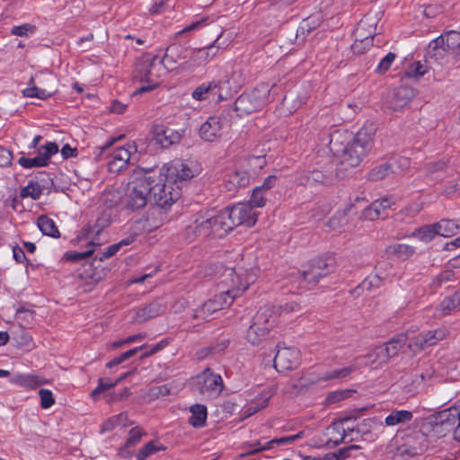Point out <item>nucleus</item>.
<instances>
[{
    "label": "nucleus",
    "mask_w": 460,
    "mask_h": 460,
    "mask_svg": "<svg viewBox=\"0 0 460 460\" xmlns=\"http://www.w3.org/2000/svg\"><path fill=\"white\" fill-rule=\"evenodd\" d=\"M376 132L372 122L364 124L354 136L343 128L334 129L329 135L330 152L341 159V164L356 167L371 150Z\"/></svg>",
    "instance_id": "f257e3e1"
},
{
    "label": "nucleus",
    "mask_w": 460,
    "mask_h": 460,
    "mask_svg": "<svg viewBox=\"0 0 460 460\" xmlns=\"http://www.w3.org/2000/svg\"><path fill=\"white\" fill-rule=\"evenodd\" d=\"M223 32L217 37V39L209 45L204 48L193 49L190 50L185 49L180 46H171L167 49L164 58V61L167 62L169 58L174 56L179 58L181 55L184 59L181 63L183 69L194 71L198 67L206 66L208 62L213 60L221 49L227 47L228 43L222 40Z\"/></svg>",
    "instance_id": "f03ea898"
},
{
    "label": "nucleus",
    "mask_w": 460,
    "mask_h": 460,
    "mask_svg": "<svg viewBox=\"0 0 460 460\" xmlns=\"http://www.w3.org/2000/svg\"><path fill=\"white\" fill-rule=\"evenodd\" d=\"M152 170L137 167L129 175L125 188L123 203L127 209L135 211L144 208L151 200V184L154 183Z\"/></svg>",
    "instance_id": "7ed1b4c3"
},
{
    "label": "nucleus",
    "mask_w": 460,
    "mask_h": 460,
    "mask_svg": "<svg viewBox=\"0 0 460 460\" xmlns=\"http://www.w3.org/2000/svg\"><path fill=\"white\" fill-rule=\"evenodd\" d=\"M277 323V312L270 305L261 307L252 318L246 338L252 345H258L264 341L270 331Z\"/></svg>",
    "instance_id": "20e7f679"
},
{
    "label": "nucleus",
    "mask_w": 460,
    "mask_h": 460,
    "mask_svg": "<svg viewBox=\"0 0 460 460\" xmlns=\"http://www.w3.org/2000/svg\"><path fill=\"white\" fill-rule=\"evenodd\" d=\"M200 166L193 161L176 159L164 164L160 169L159 174L164 181H169L181 188L183 182L199 175Z\"/></svg>",
    "instance_id": "39448f33"
},
{
    "label": "nucleus",
    "mask_w": 460,
    "mask_h": 460,
    "mask_svg": "<svg viewBox=\"0 0 460 460\" xmlns=\"http://www.w3.org/2000/svg\"><path fill=\"white\" fill-rule=\"evenodd\" d=\"M270 87L268 84H260L251 92L241 94L234 102V110L240 116L252 113L262 109L269 102Z\"/></svg>",
    "instance_id": "423d86ee"
},
{
    "label": "nucleus",
    "mask_w": 460,
    "mask_h": 460,
    "mask_svg": "<svg viewBox=\"0 0 460 460\" xmlns=\"http://www.w3.org/2000/svg\"><path fill=\"white\" fill-rule=\"evenodd\" d=\"M56 77L49 72L37 73L31 76L28 87L22 90V95L26 98H38L46 100L56 93Z\"/></svg>",
    "instance_id": "0eeeda50"
},
{
    "label": "nucleus",
    "mask_w": 460,
    "mask_h": 460,
    "mask_svg": "<svg viewBox=\"0 0 460 460\" xmlns=\"http://www.w3.org/2000/svg\"><path fill=\"white\" fill-rule=\"evenodd\" d=\"M151 198L154 203L162 208H170L181 196V187L164 181L160 174L156 182L151 184Z\"/></svg>",
    "instance_id": "6e6552de"
},
{
    "label": "nucleus",
    "mask_w": 460,
    "mask_h": 460,
    "mask_svg": "<svg viewBox=\"0 0 460 460\" xmlns=\"http://www.w3.org/2000/svg\"><path fill=\"white\" fill-rule=\"evenodd\" d=\"M460 420V407L453 406L440 411L429 418V423L433 427V432L438 437H444Z\"/></svg>",
    "instance_id": "1a4fd4ad"
},
{
    "label": "nucleus",
    "mask_w": 460,
    "mask_h": 460,
    "mask_svg": "<svg viewBox=\"0 0 460 460\" xmlns=\"http://www.w3.org/2000/svg\"><path fill=\"white\" fill-rule=\"evenodd\" d=\"M222 283L227 288L222 293L229 294L232 302L237 296H241L254 281V277L251 274L237 273L234 269L227 268L223 273Z\"/></svg>",
    "instance_id": "9d476101"
},
{
    "label": "nucleus",
    "mask_w": 460,
    "mask_h": 460,
    "mask_svg": "<svg viewBox=\"0 0 460 460\" xmlns=\"http://www.w3.org/2000/svg\"><path fill=\"white\" fill-rule=\"evenodd\" d=\"M227 224L233 230L238 226H252L257 221V214L248 203H238L231 208H225Z\"/></svg>",
    "instance_id": "9b49d317"
},
{
    "label": "nucleus",
    "mask_w": 460,
    "mask_h": 460,
    "mask_svg": "<svg viewBox=\"0 0 460 460\" xmlns=\"http://www.w3.org/2000/svg\"><path fill=\"white\" fill-rule=\"evenodd\" d=\"M197 386L202 395L213 399L221 394L224 385L220 375L206 368L197 376Z\"/></svg>",
    "instance_id": "f8f14e48"
},
{
    "label": "nucleus",
    "mask_w": 460,
    "mask_h": 460,
    "mask_svg": "<svg viewBox=\"0 0 460 460\" xmlns=\"http://www.w3.org/2000/svg\"><path fill=\"white\" fill-rule=\"evenodd\" d=\"M230 127V120L225 114L210 116L199 128V136L205 141H215L222 137Z\"/></svg>",
    "instance_id": "ddd939ff"
},
{
    "label": "nucleus",
    "mask_w": 460,
    "mask_h": 460,
    "mask_svg": "<svg viewBox=\"0 0 460 460\" xmlns=\"http://www.w3.org/2000/svg\"><path fill=\"white\" fill-rule=\"evenodd\" d=\"M137 153L134 144H128L113 149L109 156L108 169L110 172L118 173L125 170L130 163L132 155Z\"/></svg>",
    "instance_id": "4468645a"
},
{
    "label": "nucleus",
    "mask_w": 460,
    "mask_h": 460,
    "mask_svg": "<svg viewBox=\"0 0 460 460\" xmlns=\"http://www.w3.org/2000/svg\"><path fill=\"white\" fill-rule=\"evenodd\" d=\"M232 303L229 294L221 292L204 302L199 308H197L194 311L193 317L196 319L206 320L214 313L228 307Z\"/></svg>",
    "instance_id": "2eb2a0df"
},
{
    "label": "nucleus",
    "mask_w": 460,
    "mask_h": 460,
    "mask_svg": "<svg viewBox=\"0 0 460 460\" xmlns=\"http://www.w3.org/2000/svg\"><path fill=\"white\" fill-rule=\"evenodd\" d=\"M300 364V351L294 347L279 348L274 358V367L279 372L297 367Z\"/></svg>",
    "instance_id": "dca6fc26"
},
{
    "label": "nucleus",
    "mask_w": 460,
    "mask_h": 460,
    "mask_svg": "<svg viewBox=\"0 0 460 460\" xmlns=\"http://www.w3.org/2000/svg\"><path fill=\"white\" fill-rule=\"evenodd\" d=\"M244 74L241 68L234 69L226 79L218 80V92L216 93L220 99H227L236 93L244 84Z\"/></svg>",
    "instance_id": "f3484780"
},
{
    "label": "nucleus",
    "mask_w": 460,
    "mask_h": 460,
    "mask_svg": "<svg viewBox=\"0 0 460 460\" xmlns=\"http://www.w3.org/2000/svg\"><path fill=\"white\" fill-rule=\"evenodd\" d=\"M407 341V337L404 333L396 335L394 338L387 341L386 343L378 346L375 349V355L379 362L383 364L395 355L402 349Z\"/></svg>",
    "instance_id": "a211bd4d"
},
{
    "label": "nucleus",
    "mask_w": 460,
    "mask_h": 460,
    "mask_svg": "<svg viewBox=\"0 0 460 460\" xmlns=\"http://www.w3.org/2000/svg\"><path fill=\"white\" fill-rule=\"evenodd\" d=\"M211 217L207 211H200L194 215L190 223L186 226L187 234L193 236H207L211 234V225H209Z\"/></svg>",
    "instance_id": "6ab92c4d"
},
{
    "label": "nucleus",
    "mask_w": 460,
    "mask_h": 460,
    "mask_svg": "<svg viewBox=\"0 0 460 460\" xmlns=\"http://www.w3.org/2000/svg\"><path fill=\"white\" fill-rule=\"evenodd\" d=\"M332 181V174L324 172L318 169L304 171L296 178V182L299 185L315 187L325 185Z\"/></svg>",
    "instance_id": "aec40b11"
},
{
    "label": "nucleus",
    "mask_w": 460,
    "mask_h": 460,
    "mask_svg": "<svg viewBox=\"0 0 460 460\" xmlns=\"http://www.w3.org/2000/svg\"><path fill=\"white\" fill-rule=\"evenodd\" d=\"M347 421V419L340 420L333 422L327 428L326 436L328 437V440L326 444L328 447H337L341 443H347L353 440L352 438H350L349 440H346L347 433L345 429V424Z\"/></svg>",
    "instance_id": "412c9836"
},
{
    "label": "nucleus",
    "mask_w": 460,
    "mask_h": 460,
    "mask_svg": "<svg viewBox=\"0 0 460 460\" xmlns=\"http://www.w3.org/2000/svg\"><path fill=\"white\" fill-rule=\"evenodd\" d=\"M394 204L393 198H382L375 200L365 208L363 217L368 220H376L379 217H385L387 216V210Z\"/></svg>",
    "instance_id": "4be33fe9"
},
{
    "label": "nucleus",
    "mask_w": 460,
    "mask_h": 460,
    "mask_svg": "<svg viewBox=\"0 0 460 460\" xmlns=\"http://www.w3.org/2000/svg\"><path fill=\"white\" fill-rule=\"evenodd\" d=\"M165 311V305L161 301L155 300L144 307L135 310L133 320L136 323H144L149 319L160 315Z\"/></svg>",
    "instance_id": "5701e85b"
},
{
    "label": "nucleus",
    "mask_w": 460,
    "mask_h": 460,
    "mask_svg": "<svg viewBox=\"0 0 460 460\" xmlns=\"http://www.w3.org/2000/svg\"><path fill=\"white\" fill-rule=\"evenodd\" d=\"M412 97V90L409 87L401 86L395 89L389 100L388 107L398 111L407 105Z\"/></svg>",
    "instance_id": "b1692460"
},
{
    "label": "nucleus",
    "mask_w": 460,
    "mask_h": 460,
    "mask_svg": "<svg viewBox=\"0 0 460 460\" xmlns=\"http://www.w3.org/2000/svg\"><path fill=\"white\" fill-rule=\"evenodd\" d=\"M208 215L211 217L209 225H211V233H217L219 235L228 233L231 231L230 226L227 224V219L225 218L226 211L222 209L217 211L215 209L208 210Z\"/></svg>",
    "instance_id": "393cba45"
},
{
    "label": "nucleus",
    "mask_w": 460,
    "mask_h": 460,
    "mask_svg": "<svg viewBox=\"0 0 460 460\" xmlns=\"http://www.w3.org/2000/svg\"><path fill=\"white\" fill-rule=\"evenodd\" d=\"M329 273L327 263L323 260L314 261L309 270L304 271L302 276L308 283H316Z\"/></svg>",
    "instance_id": "a878e982"
},
{
    "label": "nucleus",
    "mask_w": 460,
    "mask_h": 460,
    "mask_svg": "<svg viewBox=\"0 0 460 460\" xmlns=\"http://www.w3.org/2000/svg\"><path fill=\"white\" fill-rule=\"evenodd\" d=\"M427 55L429 59H433L438 63L452 57L449 50L444 46L442 38H437L429 44Z\"/></svg>",
    "instance_id": "bb28decb"
},
{
    "label": "nucleus",
    "mask_w": 460,
    "mask_h": 460,
    "mask_svg": "<svg viewBox=\"0 0 460 460\" xmlns=\"http://www.w3.org/2000/svg\"><path fill=\"white\" fill-rule=\"evenodd\" d=\"M413 413L407 410H394L385 419L386 427L403 426L412 420Z\"/></svg>",
    "instance_id": "cd10ccee"
},
{
    "label": "nucleus",
    "mask_w": 460,
    "mask_h": 460,
    "mask_svg": "<svg viewBox=\"0 0 460 460\" xmlns=\"http://www.w3.org/2000/svg\"><path fill=\"white\" fill-rule=\"evenodd\" d=\"M366 26H371V24H369L367 22V19L361 20L358 24V27L355 31L356 40H355L354 44L352 45V49L355 52L361 51L359 45L363 41H366V44L367 46L372 44V40H373V36L375 33V30H371V31H369V32L367 34H366L365 33Z\"/></svg>",
    "instance_id": "c85d7f7f"
},
{
    "label": "nucleus",
    "mask_w": 460,
    "mask_h": 460,
    "mask_svg": "<svg viewBox=\"0 0 460 460\" xmlns=\"http://www.w3.org/2000/svg\"><path fill=\"white\" fill-rule=\"evenodd\" d=\"M460 307V294L455 293L453 296L446 297L436 309L434 315L442 317L456 311Z\"/></svg>",
    "instance_id": "c756f323"
},
{
    "label": "nucleus",
    "mask_w": 460,
    "mask_h": 460,
    "mask_svg": "<svg viewBox=\"0 0 460 460\" xmlns=\"http://www.w3.org/2000/svg\"><path fill=\"white\" fill-rule=\"evenodd\" d=\"M438 38L443 39L444 46L449 50L452 58L457 59L460 57V33L451 31L440 35Z\"/></svg>",
    "instance_id": "7c9ffc66"
},
{
    "label": "nucleus",
    "mask_w": 460,
    "mask_h": 460,
    "mask_svg": "<svg viewBox=\"0 0 460 460\" xmlns=\"http://www.w3.org/2000/svg\"><path fill=\"white\" fill-rule=\"evenodd\" d=\"M354 203H348L342 209H339L328 221L327 226L332 230H339L349 222L348 215L351 211Z\"/></svg>",
    "instance_id": "2f4dec72"
},
{
    "label": "nucleus",
    "mask_w": 460,
    "mask_h": 460,
    "mask_svg": "<svg viewBox=\"0 0 460 460\" xmlns=\"http://www.w3.org/2000/svg\"><path fill=\"white\" fill-rule=\"evenodd\" d=\"M303 434H304L303 432H298L296 435L285 436V437H281V438H274V439L269 441L267 443V445H265V446H261L260 443L258 442L256 444V446H258V447H254L250 452H247L245 454H242L241 456H248V455H251V454H253V453H257V452H260V451L270 449V448H271V445H273V444H277V445L292 444L296 439L301 438L303 437Z\"/></svg>",
    "instance_id": "473e14b6"
},
{
    "label": "nucleus",
    "mask_w": 460,
    "mask_h": 460,
    "mask_svg": "<svg viewBox=\"0 0 460 460\" xmlns=\"http://www.w3.org/2000/svg\"><path fill=\"white\" fill-rule=\"evenodd\" d=\"M250 181V175L245 171H235L227 176V185L229 190L239 187L246 186Z\"/></svg>",
    "instance_id": "72a5a7b5"
},
{
    "label": "nucleus",
    "mask_w": 460,
    "mask_h": 460,
    "mask_svg": "<svg viewBox=\"0 0 460 460\" xmlns=\"http://www.w3.org/2000/svg\"><path fill=\"white\" fill-rule=\"evenodd\" d=\"M358 367L355 365H351L349 367H344L339 369H333L323 373L319 378V381H331V380H340L347 378L351 373L356 371Z\"/></svg>",
    "instance_id": "f704fd0d"
},
{
    "label": "nucleus",
    "mask_w": 460,
    "mask_h": 460,
    "mask_svg": "<svg viewBox=\"0 0 460 460\" xmlns=\"http://www.w3.org/2000/svg\"><path fill=\"white\" fill-rule=\"evenodd\" d=\"M274 394V389L273 388H267L263 390L260 395V397L256 400L255 402L250 404L246 410L245 413L247 415H252L256 411L265 408L270 401V399Z\"/></svg>",
    "instance_id": "c9c22d12"
},
{
    "label": "nucleus",
    "mask_w": 460,
    "mask_h": 460,
    "mask_svg": "<svg viewBox=\"0 0 460 460\" xmlns=\"http://www.w3.org/2000/svg\"><path fill=\"white\" fill-rule=\"evenodd\" d=\"M191 416L190 418V423L195 428L202 427L208 416L207 407L203 404H194L190 407Z\"/></svg>",
    "instance_id": "e433bc0d"
},
{
    "label": "nucleus",
    "mask_w": 460,
    "mask_h": 460,
    "mask_svg": "<svg viewBox=\"0 0 460 460\" xmlns=\"http://www.w3.org/2000/svg\"><path fill=\"white\" fill-rule=\"evenodd\" d=\"M382 269V264H379L376 268V273L372 276H368L366 278L361 284L357 287L356 290H367L371 291L376 288H379L382 282V279H385V276L383 275L379 270Z\"/></svg>",
    "instance_id": "4c0bfd02"
},
{
    "label": "nucleus",
    "mask_w": 460,
    "mask_h": 460,
    "mask_svg": "<svg viewBox=\"0 0 460 460\" xmlns=\"http://www.w3.org/2000/svg\"><path fill=\"white\" fill-rule=\"evenodd\" d=\"M153 65H145L144 69L146 70V74L143 77H141V83L142 85L136 89L134 92V94H141L149 91L154 90L158 85V81L155 80L152 77L150 69L152 68Z\"/></svg>",
    "instance_id": "58836bf2"
},
{
    "label": "nucleus",
    "mask_w": 460,
    "mask_h": 460,
    "mask_svg": "<svg viewBox=\"0 0 460 460\" xmlns=\"http://www.w3.org/2000/svg\"><path fill=\"white\" fill-rule=\"evenodd\" d=\"M438 234L444 237H450L458 233L459 225L455 220L443 219L435 223Z\"/></svg>",
    "instance_id": "ea45409f"
},
{
    "label": "nucleus",
    "mask_w": 460,
    "mask_h": 460,
    "mask_svg": "<svg viewBox=\"0 0 460 460\" xmlns=\"http://www.w3.org/2000/svg\"><path fill=\"white\" fill-rule=\"evenodd\" d=\"M37 225L43 234L51 237H59V231L53 219L46 216H40L38 218Z\"/></svg>",
    "instance_id": "a19ab883"
},
{
    "label": "nucleus",
    "mask_w": 460,
    "mask_h": 460,
    "mask_svg": "<svg viewBox=\"0 0 460 460\" xmlns=\"http://www.w3.org/2000/svg\"><path fill=\"white\" fill-rule=\"evenodd\" d=\"M17 382L20 385L29 389H35L48 384V380L36 375H22L18 376Z\"/></svg>",
    "instance_id": "79ce46f5"
},
{
    "label": "nucleus",
    "mask_w": 460,
    "mask_h": 460,
    "mask_svg": "<svg viewBox=\"0 0 460 460\" xmlns=\"http://www.w3.org/2000/svg\"><path fill=\"white\" fill-rule=\"evenodd\" d=\"M218 91L217 81L206 82L198 86L191 93L192 98L197 101H203L208 98L210 92Z\"/></svg>",
    "instance_id": "37998d69"
},
{
    "label": "nucleus",
    "mask_w": 460,
    "mask_h": 460,
    "mask_svg": "<svg viewBox=\"0 0 460 460\" xmlns=\"http://www.w3.org/2000/svg\"><path fill=\"white\" fill-rule=\"evenodd\" d=\"M58 152V146L55 142H47L46 145L41 146L38 148L37 156L43 161V164L46 166L52 155Z\"/></svg>",
    "instance_id": "c03bdc74"
},
{
    "label": "nucleus",
    "mask_w": 460,
    "mask_h": 460,
    "mask_svg": "<svg viewBox=\"0 0 460 460\" xmlns=\"http://www.w3.org/2000/svg\"><path fill=\"white\" fill-rule=\"evenodd\" d=\"M437 234L435 223L421 226L412 233V236L424 243L431 241Z\"/></svg>",
    "instance_id": "a18cd8bd"
},
{
    "label": "nucleus",
    "mask_w": 460,
    "mask_h": 460,
    "mask_svg": "<svg viewBox=\"0 0 460 460\" xmlns=\"http://www.w3.org/2000/svg\"><path fill=\"white\" fill-rule=\"evenodd\" d=\"M134 241V237H127L122 239L117 243L111 244L104 249V251L100 254L99 260L103 261L105 259L111 258L115 255L122 246H126L130 244Z\"/></svg>",
    "instance_id": "49530a36"
},
{
    "label": "nucleus",
    "mask_w": 460,
    "mask_h": 460,
    "mask_svg": "<svg viewBox=\"0 0 460 460\" xmlns=\"http://www.w3.org/2000/svg\"><path fill=\"white\" fill-rule=\"evenodd\" d=\"M164 447L162 445H160L158 442L150 441V442L146 443L145 446H143L138 450L136 456H137V460H145L149 456H151L160 450H164Z\"/></svg>",
    "instance_id": "de8ad7c7"
},
{
    "label": "nucleus",
    "mask_w": 460,
    "mask_h": 460,
    "mask_svg": "<svg viewBox=\"0 0 460 460\" xmlns=\"http://www.w3.org/2000/svg\"><path fill=\"white\" fill-rule=\"evenodd\" d=\"M268 194L264 191H261V189L254 188L252 190V195L250 197L249 201L247 202L252 208H263L265 207L268 201Z\"/></svg>",
    "instance_id": "09e8293b"
},
{
    "label": "nucleus",
    "mask_w": 460,
    "mask_h": 460,
    "mask_svg": "<svg viewBox=\"0 0 460 460\" xmlns=\"http://www.w3.org/2000/svg\"><path fill=\"white\" fill-rule=\"evenodd\" d=\"M394 172V171L392 169V164H384L373 168L369 172L368 177L371 181H380Z\"/></svg>",
    "instance_id": "8fccbe9b"
},
{
    "label": "nucleus",
    "mask_w": 460,
    "mask_h": 460,
    "mask_svg": "<svg viewBox=\"0 0 460 460\" xmlns=\"http://www.w3.org/2000/svg\"><path fill=\"white\" fill-rule=\"evenodd\" d=\"M42 194V187L39 182L31 181L27 186L22 189L20 196L22 198H31L37 199Z\"/></svg>",
    "instance_id": "3c124183"
},
{
    "label": "nucleus",
    "mask_w": 460,
    "mask_h": 460,
    "mask_svg": "<svg viewBox=\"0 0 460 460\" xmlns=\"http://www.w3.org/2000/svg\"><path fill=\"white\" fill-rule=\"evenodd\" d=\"M111 223V214H104L101 217H99L96 221V225L93 227H89L85 229V237L89 238L92 234H99L100 232L109 226Z\"/></svg>",
    "instance_id": "603ef678"
},
{
    "label": "nucleus",
    "mask_w": 460,
    "mask_h": 460,
    "mask_svg": "<svg viewBox=\"0 0 460 460\" xmlns=\"http://www.w3.org/2000/svg\"><path fill=\"white\" fill-rule=\"evenodd\" d=\"M447 334V331L445 328H438L433 331H429L423 333L427 344L429 347L437 344L438 341L443 340Z\"/></svg>",
    "instance_id": "864d4df0"
},
{
    "label": "nucleus",
    "mask_w": 460,
    "mask_h": 460,
    "mask_svg": "<svg viewBox=\"0 0 460 460\" xmlns=\"http://www.w3.org/2000/svg\"><path fill=\"white\" fill-rule=\"evenodd\" d=\"M353 393L354 391L349 389L338 390L329 394L326 401L330 404L336 403L349 398Z\"/></svg>",
    "instance_id": "5fc2aeb1"
},
{
    "label": "nucleus",
    "mask_w": 460,
    "mask_h": 460,
    "mask_svg": "<svg viewBox=\"0 0 460 460\" xmlns=\"http://www.w3.org/2000/svg\"><path fill=\"white\" fill-rule=\"evenodd\" d=\"M270 307H273L277 312V319L281 314H288L292 312H297L300 310V305L296 302H288L284 305H280L279 306L270 305Z\"/></svg>",
    "instance_id": "6e6d98bb"
},
{
    "label": "nucleus",
    "mask_w": 460,
    "mask_h": 460,
    "mask_svg": "<svg viewBox=\"0 0 460 460\" xmlns=\"http://www.w3.org/2000/svg\"><path fill=\"white\" fill-rule=\"evenodd\" d=\"M39 396L40 398V407L42 409H49L55 403L53 393L49 389H40Z\"/></svg>",
    "instance_id": "4d7b16f0"
},
{
    "label": "nucleus",
    "mask_w": 460,
    "mask_h": 460,
    "mask_svg": "<svg viewBox=\"0 0 460 460\" xmlns=\"http://www.w3.org/2000/svg\"><path fill=\"white\" fill-rule=\"evenodd\" d=\"M119 194L116 190L104 191L102 194L101 200L108 208H111L118 204L119 200Z\"/></svg>",
    "instance_id": "13d9d810"
},
{
    "label": "nucleus",
    "mask_w": 460,
    "mask_h": 460,
    "mask_svg": "<svg viewBox=\"0 0 460 460\" xmlns=\"http://www.w3.org/2000/svg\"><path fill=\"white\" fill-rule=\"evenodd\" d=\"M395 58H396V55L393 52H389L388 54H386L378 63V65L376 68V72L379 73V74H383V73L386 72L392 66Z\"/></svg>",
    "instance_id": "bf43d9fd"
},
{
    "label": "nucleus",
    "mask_w": 460,
    "mask_h": 460,
    "mask_svg": "<svg viewBox=\"0 0 460 460\" xmlns=\"http://www.w3.org/2000/svg\"><path fill=\"white\" fill-rule=\"evenodd\" d=\"M144 431L139 428L130 429L128 438L125 443V447H133L141 440Z\"/></svg>",
    "instance_id": "052dcab7"
},
{
    "label": "nucleus",
    "mask_w": 460,
    "mask_h": 460,
    "mask_svg": "<svg viewBox=\"0 0 460 460\" xmlns=\"http://www.w3.org/2000/svg\"><path fill=\"white\" fill-rule=\"evenodd\" d=\"M18 163L21 166L26 169L45 166L43 164V161L40 159L37 155L32 158L22 156L19 158Z\"/></svg>",
    "instance_id": "680f3d73"
},
{
    "label": "nucleus",
    "mask_w": 460,
    "mask_h": 460,
    "mask_svg": "<svg viewBox=\"0 0 460 460\" xmlns=\"http://www.w3.org/2000/svg\"><path fill=\"white\" fill-rule=\"evenodd\" d=\"M427 73V66L418 61L412 64L406 75L410 77L419 78Z\"/></svg>",
    "instance_id": "e2e57ef3"
},
{
    "label": "nucleus",
    "mask_w": 460,
    "mask_h": 460,
    "mask_svg": "<svg viewBox=\"0 0 460 460\" xmlns=\"http://www.w3.org/2000/svg\"><path fill=\"white\" fill-rule=\"evenodd\" d=\"M408 347L413 352L420 351L421 349L429 347L427 344V341L425 340L423 334H420L414 338L413 341H411L408 344Z\"/></svg>",
    "instance_id": "0e129e2a"
},
{
    "label": "nucleus",
    "mask_w": 460,
    "mask_h": 460,
    "mask_svg": "<svg viewBox=\"0 0 460 460\" xmlns=\"http://www.w3.org/2000/svg\"><path fill=\"white\" fill-rule=\"evenodd\" d=\"M33 31H34V26L28 24V23H24V24L19 25V26H13L11 31L13 35L20 36V37L28 36L29 34L32 33Z\"/></svg>",
    "instance_id": "69168bd1"
},
{
    "label": "nucleus",
    "mask_w": 460,
    "mask_h": 460,
    "mask_svg": "<svg viewBox=\"0 0 460 460\" xmlns=\"http://www.w3.org/2000/svg\"><path fill=\"white\" fill-rule=\"evenodd\" d=\"M115 387V384H113L108 378H100L99 384L96 388L92 392V396L95 397L97 394L104 392L105 390Z\"/></svg>",
    "instance_id": "338daca9"
},
{
    "label": "nucleus",
    "mask_w": 460,
    "mask_h": 460,
    "mask_svg": "<svg viewBox=\"0 0 460 460\" xmlns=\"http://www.w3.org/2000/svg\"><path fill=\"white\" fill-rule=\"evenodd\" d=\"M15 340L21 347L30 348L31 346L32 339L24 330H20L19 333L15 336Z\"/></svg>",
    "instance_id": "774afa93"
}]
</instances>
